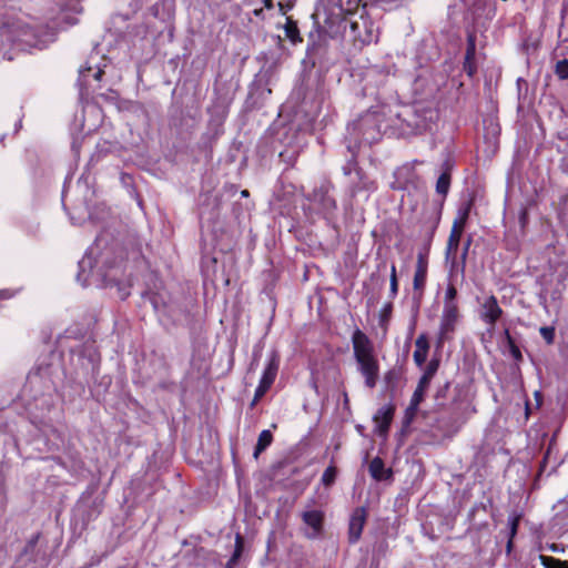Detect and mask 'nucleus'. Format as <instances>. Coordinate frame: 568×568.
<instances>
[{
	"mask_svg": "<svg viewBox=\"0 0 568 568\" xmlns=\"http://www.w3.org/2000/svg\"><path fill=\"white\" fill-rule=\"evenodd\" d=\"M312 18L331 38L347 39L359 48L378 39V26L367 16L366 10L343 17L341 7H334L333 11L321 8Z\"/></svg>",
	"mask_w": 568,
	"mask_h": 568,
	"instance_id": "obj_1",
	"label": "nucleus"
},
{
	"mask_svg": "<svg viewBox=\"0 0 568 568\" xmlns=\"http://www.w3.org/2000/svg\"><path fill=\"white\" fill-rule=\"evenodd\" d=\"M91 254L92 252L90 254H85L83 258L79 262L80 272L78 273L77 278L79 282H82L83 286L91 284L92 282L90 281V277L95 276V272L92 268ZM102 263L105 270L99 271V273H97V276L101 277L102 284L104 286H116L120 297L122 300L126 298L130 295V292L128 290V285L120 277V274L123 273L122 253L119 255V261H109L108 252H104L102 254Z\"/></svg>",
	"mask_w": 568,
	"mask_h": 568,
	"instance_id": "obj_2",
	"label": "nucleus"
},
{
	"mask_svg": "<svg viewBox=\"0 0 568 568\" xmlns=\"http://www.w3.org/2000/svg\"><path fill=\"white\" fill-rule=\"evenodd\" d=\"M352 345L357 369L365 379V386L373 389L379 376V364L374 353V345L359 328L352 334Z\"/></svg>",
	"mask_w": 568,
	"mask_h": 568,
	"instance_id": "obj_3",
	"label": "nucleus"
},
{
	"mask_svg": "<svg viewBox=\"0 0 568 568\" xmlns=\"http://www.w3.org/2000/svg\"><path fill=\"white\" fill-rule=\"evenodd\" d=\"M349 143L372 144L379 140L382 134V116L377 112H366L347 126ZM352 151V145L348 144Z\"/></svg>",
	"mask_w": 568,
	"mask_h": 568,
	"instance_id": "obj_4",
	"label": "nucleus"
},
{
	"mask_svg": "<svg viewBox=\"0 0 568 568\" xmlns=\"http://www.w3.org/2000/svg\"><path fill=\"white\" fill-rule=\"evenodd\" d=\"M398 118L405 124L408 133L418 134L424 131L430 130L432 124L437 120L438 113L436 110L424 104H416L412 108H406Z\"/></svg>",
	"mask_w": 568,
	"mask_h": 568,
	"instance_id": "obj_5",
	"label": "nucleus"
},
{
	"mask_svg": "<svg viewBox=\"0 0 568 568\" xmlns=\"http://www.w3.org/2000/svg\"><path fill=\"white\" fill-rule=\"evenodd\" d=\"M403 0H318L315 11L317 13L321 8L326 11H333L334 7L343 9V17L358 14L361 10H366L367 6H381L385 10L397 7Z\"/></svg>",
	"mask_w": 568,
	"mask_h": 568,
	"instance_id": "obj_6",
	"label": "nucleus"
},
{
	"mask_svg": "<svg viewBox=\"0 0 568 568\" xmlns=\"http://www.w3.org/2000/svg\"><path fill=\"white\" fill-rule=\"evenodd\" d=\"M54 40L55 31L52 28L48 26L39 28L27 26L20 30L14 44L20 50H43Z\"/></svg>",
	"mask_w": 568,
	"mask_h": 568,
	"instance_id": "obj_7",
	"label": "nucleus"
},
{
	"mask_svg": "<svg viewBox=\"0 0 568 568\" xmlns=\"http://www.w3.org/2000/svg\"><path fill=\"white\" fill-rule=\"evenodd\" d=\"M333 190L334 185L329 181H323L306 196L308 201L318 207V212L328 221L334 216L337 210Z\"/></svg>",
	"mask_w": 568,
	"mask_h": 568,
	"instance_id": "obj_8",
	"label": "nucleus"
},
{
	"mask_svg": "<svg viewBox=\"0 0 568 568\" xmlns=\"http://www.w3.org/2000/svg\"><path fill=\"white\" fill-rule=\"evenodd\" d=\"M467 215H468V209H466L464 211V214L459 220H455V222L452 226V230H450L448 241H447L446 260H449L452 254H454V256L452 258V271L454 268L457 270V267H458L455 253H456L459 242H460V237H462V233L464 230V224H465V220L467 219Z\"/></svg>",
	"mask_w": 568,
	"mask_h": 568,
	"instance_id": "obj_9",
	"label": "nucleus"
},
{
	"mask_svg": "<svg viewBox=\"0 0 568 568\" xmlns=\"http://www.w3.org/2000/svg\"><path fill=\"white\" fill-rule=\"evenodd\" d=\"M306 526L305 536L310 539L317 538L324 528V511L321 509H306L301 515Z\"/></svg>",
	"mask_w": 568,
	"mask_h": 568,
	"instance_id": "obj_10",
	"label": "nucleus"
},
{
	"mask_svg": "<svg viewBox=\"0 0 568 568\" xmlns=\"http://www.w3.org/2000/svg\"><path fill=\"white\" fill-rule=\"evenodd\" d=\"M501 315L503 310L498 305L497 298L494 295L485 298L480 306V318L489 326L488 332L494 331Z\"/></svg>",
	"mask_w": 568,
	"mask_h": 568,
	"instance_id": "obj_11",
	"label": "nucleus"
},
{
	"mask_svg": "<svg viewBox=\"0 0 568 568\" xmlns=\"http://www.w3.org/2000/svg\"><path fill=\"white\" fill-rule=\"evenodd\" d=\"M367 513L364 507H357L351 515L348 524V541L356 544L361 536L366 523Z\"/></svg>",
	"mask_w": 568,
	"mask_h": 568,
	"instance_id": "obj_12",
	"label": "nucleus"
},
{
	"mask_svg": "<svg viewBox=\"0 0 568 568\" xmlns=\"http://www.w3.org/2000/svg\"><path fill=\"white\" fill-rule=\"evenodd\" d=\"M395 413V406L393 404H387L378 408L375 413L373 420L376 424V432L381 436H386L393 420Z\"/></svg>",
	"mask_w": 568,
	"mask_h": 568,
	"instance_id": "obj_13",
	"label": "nucleus"
},
{
	"mask_svg": "<svg viewBox=\"0 0 568 568\" xmlns=\"http://www.w3.org/2000/svg\"><path fill=\"white\" fill-rule=\"evenodd\" d=\"M351 190L353 194L361 191L376 190L375 182L369 180L362 169H355L354 178L351 179Z\"/></svg>",
	"mask_w": 568,
	"mask_h": 568,
	"instance_id": "obj_14",
	"label": "nucleus"
},
{
	"mask_svg": "<svg viewBox=\"0 0 568 568\" xmlns=\"http://www.w3.org/2000/svg\"><path fill=\"white\" fill-rule=\"evenodd\" d=\"M458 318L457 305H444L443 316L440 322V334H447L454 331L455 323Z\"/></svg>",
	"mask_w": 568,
	"mask_h": 568,
	"instance_id": "obj_15",
	"label": "nucleus"
},
{
	"mask_svg": "<svg viewBox=\"0 0 568 568\" xmlns=\"http://www.w3.org/2000/svg\"><path fill=\"white\" fill-rule=\"evenodd\" d=\"M278 366L280 357L276 353H272L260 382L271 387L276 378Z\"/></svg>",
	"mask_w": 568,
	"mask_h": 568,
	"instance_id": "obj_16",
	"label": "nucleus"
},
{
	"mask_svg": "<svg viewBox=\"0 0 568 568\" xmlns=\"http://www.w3.org/2000/svg\"><path fill=\"white\" fill-rule=\"evenodd\" d=\"M426 276H427V261L426 258L419 254L417 258V265L416 271L414 274L413 280V287L414 291H420L423 292L426 283Z\"/></svg>",
	"mask_w": 568,
	"mask_h": 568,
	"instance_id": "obj_17",
	"label": "nucleus"
},
{
	"mask_svg": "<svg viewBox=\"0 0 568 568\" xmlns=\"http://www.w3.org/2000/svg\"><path fill=\"white\" fill-rule=\"evenodd\" d=\"M416 349L413 354V358L415 364L418 367H422L427 358L429 343L425 334H420L415 341Z\"/></svg>",
	"mask_w": 568,
	"mask_h": 568,
	"instance_id": "obj_18",
	"label": "nucleus"
},
{
	"mask_svg": "<svg viewBox=\"0 0 568 568\" xmlns=\"http://www.w3.org/2000/svg\"><path fill=\"white\" fill-rule=\"evenodd\" d=\"M368 470L371 476L377 481L386 480L393 475L390 469L385 468L384 462L379 457L372 459Z\"/></svg>",
	"mask_w": 568,
	"mask_h": 568,
	"instance_id": "obj_19",
	"label": "nucleus"
},
{
	"mask_svg": "<svg viewBox=\"0 0 568 568\" xmlns=\"http://www.w3.org/2000/svg\"><path fill=\"white\" fill-rule=\"evenodd\" d=\"M272 440H273V435H272L271 430H268V429L262 430L261 434L258 435L257 443L254 448V454H253L254 457L257 458L258 455L262 452H264L272 444Z\"/></svg>",
	"mask_w": 568,
	"mask_h": 568,
	"instance_id": "obj_20",
	"label": "nucleus"
},
{
	"mask_svg": "<svg viewBox=\"0 0 568 568\" xmlns=\"http://www.w3.org/2000/svg\"><path fill=\"white\" fill-rule=\"evenodd\" d=\"M430 383L425 381V378H419L417 387L410 398V402H413V407L415 405H419L424 400L425 393Z\"/></svg>",
	"mask_w": 568,
	"mask_h": 568,
	"instance_id": "obj_21",
	"label": "nucleus"
},
{
	"mask_svg": "<svg viewBox=\"0 0 568 568\" xmlns=\"http://www.w3.org/2000/svg\"><path fill=\"white\" fill-rule=\"evenodd\" d=\"M450 178L452 176H449L447 173H440V175L437 179L436 192L444 197L447 195L449 191Z\"/></svg>",
	"mask_w": 568,
	"mask_h": 568,
	"instance_id": "obj_22",
	"label": "nucleus"
},
{
	"mask_svg": "<svg viewBox=\"0 0 568 568\" xmlns=\"http://www.w3.org/2000/svg\"><path fill=\"white\" fill-rule=\"evenodd\" d=\"M439 368V358H432L426 365L424 373L420 378H425L427 382H432L433 377Z\"/></svg>",
	"mask_w": 568,
	"mask_h": 568,
	"instance_id": "obj_23",
	"label": "nucleus"
},
{
	"mask_svg": "<svg viewBox=\"0 0 568 568\" xmlns=\"http://www.w3.org/2000/svg\"><path fill=\"white\" fill-rule=\"evenodd\" d=\"M539 558L545 568H568L567 561L545 555H540Z\"/></svg>",
	"mask_w": 568,
	"mask_h": 568,
	"instance_id": "obj_24",
	"label": "nucleus"
},
{
	"mask_svg": "<svg viewBox=\"0 0 568 568\" xmlns=\"http://www.w3.org/2000/svg\"><path fill=\"white\" fill-rule=\"evenodd\" d=\"M387 388L394 389L400 379V371L398 368L389 369L384 376Z\"/></svg>",
	"mask_w": 568,
	"mask_h": 568,
	"instance_id": "obj_25",
	"label": "nucleus"
},
{
	"mask_svg": "<svg viewBox=\"0 0 568 568\" xmlns=\"http://www.w3.org/2000/svg\"><path fill=\"white\" fill-rule=\"evenodd\" d=\"M336 476H337V469L336 467L334 466H328L323 475H322V484L326 487H329L331 485H333L335 483V479H336Z\"/></svg>",
	"mask_w": 568,
	"mask_h": 568,
	"instance_id": "obj_26",
	"label": "nucleus"
},
{
	"mask_svg": "<svg viewBox=\"0 0 568 568\" xmlns=\"http://www.w3.org/2000/svg\"><path fill=\"white\" fill-rule=\"evenodd\" d=\"M505 336H506L507 344L509 346L511 356L517 361L521 359V352H520L519 347L515 344V341L513 339L508 329H505Z\"/></svg>",
	"mask_w": 568,
	"mask_h": 568,
	"instance_id": "obj_27",
	"label": "nucleus"
},
{
	"mask_svg": "<svg viewBox=\"0 0 568 568\" xmlns=\"http://www.w3.org/2000/svg\"><path fill=\"white\" fill-rule=\"evenodd\" d=\"M242 549H243V540H242V537L240 535H236V539H235V550L233 552V556L230 558L226 567L227 568H231L235 562L236 560L239 559V557L241 556L242 554Z\"/></svg>",
	"mask_w": 568,
	"mask_h": 568,
	"instance_id": "obj_28",
	"label": "nucleus"
},
{
	"mask_svg": "<svg viewBox=\"0 0 568 568\" xmlns=\"http://www.w3.org/2000/svg\"><path fill=\"white\" fill-rule=\"evenodd\" d=\"M555 73L561 80L568 79V59L560 60L556 63Z\"/></svg>",
	"mask_w": 568,
	"mask_h": 568,
	"instance_id": "obj_29",
	"label": "nucleus"
},
{
	"mask_svg": "<svg viewBox=\"0 0 568 568\" xmlns=\"http://www.w3.org/2000/svg\"><path fill=\"white\" fill-rule=\"evenodd\" d=\"M457 296V290L453 284H448L445 297H444V305H457L455 303V298Z\"/></svg>",
	"mask_w": 568,
	"mask_h": 568,
	"instance_id": "obj_30",
	"label": "nucleus"
},
{
	"mask_svg": "<svg viewBox=\"0 0 568 568\" xmlns=\"http://www.w3.org/2000/svg\"><path fill=\"white\" fill-rule=\"evenodd\" d=\"M539 333L548 345L554 343L555 328L552 326H542L540 327Z\"/></svg>",
	"mask_w": 568,
	"mask_h": 568,
	"instance_id": "obj_31",
	"label": "nucleus"
},
{
	"mask_svg": "<svg viewBox=\"0 0 568 568\" xmlns=\"http://www.w3.org/2000/svg\"><path fill=\"white\" fill-rule=\"evenodd\" d=\"M470 245H471V239L469 237V239L464 243L463 252H462V255H460V273H462V276H463V277H464V275H465L466 258H467V254H468V251H469Z\"/></svg>",
	"mask_w": 568,
	"mask_h": 568,
	"instance_id": "obj_32",
	"label": "nucleus"
},
{
	"mask_svg": "<svg viewBox=\"0 0 568 568\" xmlns=\"http://www.w3.org/2000/svg\"><path fill=\"white\" fill-rule=\"evenodd\" d=\"M94 70V67L88 61L85 65L81 67L79 70V79L82 84H87V77L91 71Z\"/></svg>",
	"mask_w": 568,
	"mask_h": 568,
	"instance_id": "obj_33",
	"label": "nucleus"
},
{
	"mask_svg": "<svg viewBox=\"0 0 568 568\" xmlns=\"http://www.w3.org/2000/svg\"><path fill=\"white\" fill-rule=\"evenodd\" d=\"M418 406L419 405H415L414 408H413V402L409 403L408 407L406 408L405 410V417H404V422L405 424H410L412 420L415 418L416 416V413H417V409H418Z\"/></svg>",
	"mask_w": 568,
	"mask_h": 568,
	"instance_id": "obj_34",
	"label": "nucleus"
},
{
	"mask_svg": "<svg viewBox=\"0 0 568 568\" xmlns=\"http://www.w3.org/2000/svg\"><path fill=\"white\" fill-rule=\"evenodd\" d=\"M286 37L292 41L295 42L296 40H301L298 38V29L296 26L287 24L285 28Z\"/></svg>",
	"mask_w": 568,
	"mask_h": 568,
	"instance_id": "obj_35",
	"label": "nucleus"
},
{
	"mask_svg": "<svg viewBox=\"0 0 568 568\" xmlns=\"http://www.w3.org/2000/svg\"><path fill=\"white\" fill-rule=\"evenodd\" d=\"M20 290H13V288H3L0 290V301L10 300L14 297Z\"/></svg>",
	"mask_w": 568,
	"mask_h": 568,
	"instance_id": "obj_36",
	"label": "nucleus"
},
{
	"mask_svg": "<svg viewBox=\"0 0 568 568\" xmlns=\"http://www.w3.org/2000/svg\"><path fill=\"white\" fill-rule=\"evenodd\" d=\"M355 169H359L354 160H349L344 166H343V173L345 175L352 176V174H355Z\"/></svg>",
	"mask_w": 568,
	"mask_h": 568,
	"instance_id": "obj_37",
	"label": "nucleus"
},
{
	"mask_svg": "<svg viewBox=\"0 0 568 568\" xmlns=\"http://www.w3.org/2000/svg\"><path fill=\"white\" fill-rule=\"evenodd\" d=\"M454 165V161L450 158H447L442 164V173H447L449 176H452Z\"/></svg>",
	"mask_w": 568,
	"mask_h": 568,
	"instance_id": "obj_38",
	"label": "nucleus"
},
{
	"mask_svg": "<svg viewBox=\"0 0 568 568\" xmlns=\"http://www.w3.org/2000/svg\"><path fill=\"white\" fill-rule=\"evenodd\" d=\"M270 388V386L260 382L258 386L255 389V399H261Z\"/></svg>",
	"mask_w": 568,
	"mask_h": 568,
	"instance_id": "obj_39",
	"label": "nucleus"
},
{
	"mask_svg": "<svg viewBox=\"0 0 568 568\" xmlns=\"http://www.w3.org/2000/svg\"><path fill=\"white\" fill-rule=\"evenodd\" d=\"M389 295L390 297H395L398 292V280L397 277L389 278Z\"/></svg>",
	"mask_w": 568,
	"mask_h": 568,
	"instance_id": "obj_40",
	"label": "nucleus"
},
{
	"mask_svg": "<svg viewBox=\"0 0 568 568\" xmlns=\"http://www.w3.org/2000/svg\"><path fill=\"white\" fill-rule=\"evenodd\" d=\"M475 54V43L473 41L471 38H469V43H468V48H467V51H466V60H470Z\"/></svg>",
	"mask_w": 568,
	"mask_h": 568,
	"instance_id": "obj_41",
	"label": "nucleus"
},
{
	"mask_svg": "<svg viewBox=\"0 0 568 568\" xmlns=\"http://www.w3.org/2000/svg\"><path fill=\"white\" fill-rule=\"evenodd\" d=\"M527 221H528L527 210L523 209L520 211V215H519V223H520L521 227H525V225L527 224Z\"/></svg>",
	"mask_w": 568,
	"mask_h": 568,
	"instance_id": "obj_42",
	"label": "nucleus"
},
{
	"mask_svg": "<svg viewBox=\"0 0 568 568\" xmlns=\"http://www.w3.org/2000/svg\"><path fill=\"white\" fill-rule=\"evenodd\" d=\"M517 526H518V518H513L510 520V534H511V536H514L516 534Z\"/></svg>",
	"mask_w": 568,
	"mask_h": 568,
	"instance_id": "obj_43",
	"label": "nucleus"
},
{
	"mask_svg": "<svg viewBox=\"0 0 568 568\" xmlns=\"http://www.w3.org/2000/svg\"><path fill=\"white\" fill-rule=\"evenodd\" d=\"M102 74H103V70L100 67H97L94 73H93V78L95 80H101Z\"/></svg>",
	"mask_w": 568,
	"mask_h": 568,
	"instance_id": "obj_44",
	"label": "nucleus"
},
{
	"mask_svg": "<svg viewBox=\"0 0 568 568\" xmlns=\"http://www.w3.org/2000/svg\"><path fill=\"white\" fill-rule=\"evenodd\" d=\"M390 312H392V304L385 305V307L383 308V312H382V318L389 315Z\"/></svg>",
	"mask_w": 568,
	"mask_h": 568,
	"instance_id": "obj_45",
	"label": "nucleus"
},
{
	"mask_svg": "<svg viewBox=\"0 0 568 568\" xmlns=\"http://www.w3.org/2000/svg\"><path fill=\"white\" fill-rule=\"evenodd\" d=\"M104 243H106L105 239L103 235H99L95 240V244L98 247H101Z\"/></svg>",
	"mask_w": 568,
	"mask_h": 568,
	"instance_id": "obj_46",
	"label": "nucleus"
},
{
	"mask_svg": "<svg viewBox=\"0 0 568 568\" xmlns=\"http://www.w3.org/2000/svg\"><path fill=\"white\" fill-rule=\"evenodd\" d=\"M448 388V384H445L443 388H439L436 394V398H439L440 396H444L445 392Z\"/></svg>",
	"mask_w": 568,
	"mask_h": 568,
	"instance_id": "obj_47",
	"label": "nucleus"
},
{
	"mask_svg": "<svg viewBox=\"0 0 568 568\" xmlns=\"http://www.w3.org/2000/svg\"><path fill=\"white\" fill-rule=\"evenodd\" d=\"M264 7L266 9H272L274 7L273 0H263Z\"/></svg>",
	"mask_w": 568,
	"mask_h": 568,
	"instance_id": "obj_48",
	"label": "nucleus"
},
{
	"mask_svg": "<svg viewBox=\"0 0 568 568\" xmlns=\"http://www.w3.org/2000/svg\"><path fill=\"white\" fill-rule=\"evenodd\" d=\"M393 277H397L395 264H392L390 266V278Z\"/></svg>",
	"mask_w": 568,
	"mask_h": 568,
	"instance_id": "obj_49",
	"label": "nucleus"
},
{
	"mask_svg": "<svg viewBox=\"0 0 568 568\" xmlns=\"http://www.w3.org/2000/svg\"><path fill=\"white\" fill-rule=\"evenodd\" d=\"M260 399H255V397L253 398L252 403H251V407L255 406L256 403L258 402Z\"/></svg>",
	"mask_w": 568,
	"mask_h": 568,
	"instance_id": "obj_50",
	"label": "nucleus"
},
{
	"mask_svg": "<svg viewBox=\"0 0 568 568\" xmlns=\"http://www.w3.org/2000/svg\"><path fill=\"white\" fill-rule=\"evenodd\" d=\"M242 195L243 196H247L248 195V191H246V190L242 191Z\"/></svg>",
	"mask_w": 568,
	"mask_h": 568,
	"instance_id": "obj_51",
	"label": "nucleus"
},
{
	"mask_svg": "<svg viewBox=\"0 0 568 568\" xmlns=\"http://www.w3.org/2000/svg\"><path fill=\"white\" fill-rule=\"evenodd\" d=\"M4 138H6V134H2V135L0 136V142H1V143H3Z\"/></svg>",
	"mask_w": 568,
	"mask_h": 568,
	"instance_id": "obj_52",
	"label": "nucleus"
}]
</instances>
